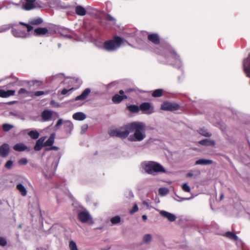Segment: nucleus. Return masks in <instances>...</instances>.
<instances>
[{"instance_id": "f257e3e1", "label": "nucleus", "mask_w": 250, "mask_h": 250, "mask_svg": "<svg viewBox=\"0 0 250 250\" xmlns=\"http://www.w3.org/2000/svg\"><path fill=\"white\" fill-rule=\"evenodd\" d=\"M146 125L141 122H133L125 125L124 128L112 129L109 131L110 136H115L121 138H125L130 133L128 140L131 142H141L146 137Z\"/></svg>"}, {"instance_id": "f03ea898", "label": "nucleus", "mask_w": 250, "mask_h": 250, "mask_svg": "<svg viewBox=\"0 0 250 250\" xmlns=\"http://www.w3.org/2000/svg\"><path fill=\"white\" fill-rule=\"evenodd\" d=\"M142 167L146 172L153 175L166 172L165 168L161 164L153 161L145 162L142 163Z\"/></svg>"}, {"instance_id": "7ed1b4c3", "label": "nucleus", "mask_w": 250, "mask_h": 250, "mask_svg": "<svg viewBox=\"0 0 250 250\" xmlns=\"http://www.w3.org/2000/svg\"><path fill=\"white\" fill-rule=\"evenodd\" d=\"M123 42V40L120 37L115 36L112 39L104 42L103 48L108 52H113L118 49Z\"/></svg>"}, {"instance_id": "20e7f679", "label": "nucleus", "mask_w": 250, "mask_h": 250, "mask_svg": "<svg viewBox=\"0 0 250 250\" xmlns=\"http://www.w3.org/2000/svg\"><path fill=\"white\" fill-rule=\"evenodd\" d=\"M36 0H20L19 3L12 2L16 7L25 11H30L36 8Z\"/></svg>"}, {"instance_id": "39448f33", "label": "nucleus", "mask_w": 250, "mask_h": 250, "mask_svg": "<svg viewBox=\"0 0 250 250\" xmlns=\"http://www.w3.org/2000/svg\"><path fill=\"white\" fill-rule=\"evenodd\" d=\"M78 217L83 223H87L90 225L94 224L93 218L87 210L79 211L78 213Z\"/></svg>"}, {"instance_id": "423d86ee", "label": "nucleus", "mask_w": 250, "mask_h": 250, "mask_svg": "<svg viewBox=\"0 0 250 250\" xmlns=\"http://www.w3.org/2000/svg\"><path fill=\"white\" fill-rule=\"evenodd\" d=\"M168 51L170 55V57L173 60V62L169 60V57L167 56L165 57L166 58V62L171 63L176 67H180L182 65V62L179 56L176 53L175 51L171 48H169Z\"/></svg>"}, {"instance_id": "0eeeda50", "label": "nucleus", "mask_w": 250, "mask_h": 250, "mask_svg": "<svg viewBox=\"0 0 250 250\" xmlns=\"http://www.w3.org/2000/svg\"><path fill=\"white\" fill-rule=\"evenodd\" d=\"M140 110L144 114H150L154 112V108L149 103H143L140 105Z\"/></svg>"}, {"instance_id": "6e6552de", "label": "nucleus", "mask_w": 250, "mask_h": 250, "mask_svg": "<svg viewBox=\"0 0 250 250\" xmlns=\"http://www.w3.org/2000/svg\"><path fill=\"white\" fill-rule=\"evenodd\" d=\"M11 31L12 35L16 38L25 39L29 37V34L23 30L13 28Z\"/></svg>"}, {"instance_id": "1a4fd4ad", "label": "nucleus", "mask_w": 250, "mask_h": 250, "mask_svg": "<svg viewBox=\"0 0 250 250\" xmlns=\"http://www.w3.org/2000/svg\"><path fill=\"white\" fill-rule=\"evenodd\" d=\"M160 214L162 217L167 218L170 222H174L177 218L175 214L165 210H160Z\"/></svg>"}, {"instance_id": "9d476101", "label": "nucleus", "mask_w": 250, "mask_h": 250, "mask_svg": "<svg viewBox=\"0 0 250 250\" xmlns=\"http://www.w3.org/2000/svg\"><path fill=\"white\" fill-rule=\"evenodd\" d=\"M178 106L171 103L166 102L161 105V109L164 110L172 111L177 109Z\"/></svg>"}, {"instance_id": "9b49d317", "label": "nucleus", "mask_w": 250, "mask_h": 250, "mask_svg": "<svg viewBox=\"0 0 250 250\" xmlns=\"http://www.w3.org/2000/svg\"><path fill=\"white\" fill-rule=\"evenodd\" d=\"M243 68L248 77H250V54L243 61Z\"/></svg>"}, {"instance_id": "f8f14e48", "label": "nucleus", "mask_w": 250, "mask_h": 250, "mask_svg": "<svg viewBox=\"0 0 250 250\" xmlns=\"http://www.w3.org/2000/svg\"><path fill=\"white\" fill-rule=\"evenodd\" d=\"M13 149L17 151L21 152L25 150L29 151L30 149L29 147L22 143H17L13 146Z\"/></svg>"}, {"instance_id": "ddd939ff", "label": "nucleus", "mask_w": 250, "mask_h": 250, "mask_svg": "<svg viewBox=\"0 0 250 250\" xmlns=\"http://www.w3.org/2000/svg\"><path fill=\"white\" fill-rule=\"evenodd\" d=\"M9 146L4 144L0 146V156L2 157H6L9 153Z\"/></svg>"}, {"instance_id": "4468645a", "label": "nucleus", "mask_w": 250, "mask_h": 250, "mask_svg": "<svg viewBox=\"0 0 250 250\" xmlns=\"http://www.w3.org/2000/svg\"><path fill=\"white\" fill-rule=\"evenodd\" d=\"M46 139V137L43 136L39 138L36 143L34 149L36 151H39L41 150L44 146V142Z\"/></svg>"}, {"instance_id": "2eb2a0df", "label": "nucleus", "mask_w": 250, "mask_h": 250, "mask_svg": "<svg viewBox=\"0 0 250 250\" xmlns=\"http://www.w3.org/2000/svg\"><path fill=\"white\" fill-rule=\"evenodd\" d=\"M91 90L90 88H86L84 90V91L82 92V93L81 95L77 96L75 98V100L79 101L85 100L87 98V96L89 94Z\"/></svg>"}, {"instance_id": "dca6fc26", "label": "nucleus", "mask_w": 250, "mask_h": 250, "mask_svg": "<svg viewBox=\"0 0 250 250\" xmlns=\"http://www.w3.org/2000/svg\"><path fill=\"white\" fill-rule=\"evenodd\" d=\"M16 91L14 90H8L5 91L0 89V97L2 98H7L11 96L14 95Z\"/></svg>"}, {"instance_id": "f3484780", "label": "nucleus", "mask_w": 250, "mask_h": 250, "mask_svg": "<svg viewBox=\"0 0 250 250\" xmlns=\"http://www.w3.org/2000/svg\"><path fill=\"white\" fill-rule=\"evenodd\" d=\"M148 40L154 44H157L160 42V39L158 35L156 33L150 34L148 35Z\"/></svg>"}, {"instance_id": "a211bd4d", "label": "nucleus", "mask_w": 250, "mask_h": 250, "mask_svg": "<svg viewBox=\"0 0 250 250\" xmlns=\"http://www.w3.org/2000/svg\"><path fill=\"white\" fill-rule=\"evenodd\" d=\"M127 96L126 95H120L119 94H115L112 99L113 102L115 104H119L123 100L126 99Z\"/></svg>"}, {"instance_id": "6ab92c4d", "label": "nucleus", "mask_w": 250, "mask_h": 250, "mask_svg": "<svg viewBox=\"0 0 250 250\" xmlns=\"http://www.w3.org/2000/svg\"><path fill=\"white\" fill-rule=\"evenodd\" d=\"M60 34L62 36L67 39H71L72 38V35L73 32L68 29H63L60 31Z\"/></svg>"}, {"instance_id": "aec40b11", "label": "nucleus", "mask_w": 250, "mask_h": 250, "mask_svg": "<svg viewBox=\"0 0 250 250\" xmlns=\"http://www.w3.org/2000/svg\"><path fill=\"white\" fill-rule=\"evenodd\" d=\"M26 130L28 131L27 134L28 136L32 139H37L40 136V133L36 129H26Z\"/></svg>"}, {"instance_id": "412c9836", "label": "nucleus", "mask_w": 250, "mask_h": 250, "mask_svg": "<svg viewBox=\"0 0 250 250\" xmlns=\"http://www.w3.org/2000/svg\"><path fill=\"white\" fill-rule=\"evenodd\" d=\"M86 117V115L81 112H76L73 115V118L77 121H83Z\"/></svg>"}, {"instance_id": "4be33fe9", "label": "nucleus", "mask_w": 250, "mask_h": 250, "mask_svg": "<svg viewBox=\"0 0 250 250\" xmlns=\"http://www.w3.org/2000/svg\"><path fill=\"white\" fill-rule=\"evenodd\" d=\"M55 138V134L52 133L50 135L49 138L45 141L44 142V146H51L54 143Z\"/></svg>"}, {"instance_id": "5701e85b", "label": "nucleus", "mask_w": 250, "mask_h": 250, "mask_svg": "<svg viewBox=\"0 0 250 250\" xmlns=\"http://www.w3.org/2000/svg\"><path fill=\"white\" fill-rule=\"evenodd\" d=\"M16 188L22 196L26 195L27 193V189L22 184H18L16 186Z\"/></svg>"}, {"instance_id": "b1692460", "label": "nucleus", "mask_w": 250, "mask_h": 250, "mask_svg": "<svg viewBox=\"0 0 250 250\" xmlns=\"http://www.w3.org/2000/svg\"><path fill=\"white\" fill-rule=\"evenodd\" d=\"M34 32L37 36H43L48 32V29L45 27H38L35 29Z\"/></svg>"}, {"instance_id": "393cba45", "label": "nucleus", "mask_w": 250, "mask_h": 250, "mask_svg": "<svg viewBox=\"0 0 250 250\" xmlns=\"http://www.w3.org/2000/svg\"><path fill=\"white\" fill-rule=\"evenodd\" d=\"M213 161L209 159H200L195 162V165H208L212 164Z\"/></svg>"}, {"instance_id": "a878e982", "label": "nucleus", "mask_w": 250, "mask_h": 250, "mask_svg": "<svg viewBox=\"0 0 250 250\" xmlns=\"http://www.w3.org/2000/svg\"><path fill=\"white\" fill-rule=\"evenodd\" d=\"M199 143L201 145L206 146H213L215 145V142L213 141L208 139L201 140Z\"/></svg>"}, {"instance_id": "bb28decb", "label": "nucleus", "mask_w": 250, "mask_h": 250, "mask_svg": "<svg viewBox=\"0 0 250 250\" xmlns=\"http://www.w3.org/2000/svg\"><path fill=\"white\" fill-rule=\"evenodd\" d=\"M75 11L77 15L81 16H84L86 14V10L82 6L79 5L76 7Z\"/></svg>"}, {"instance_id": "cd10ccee", "label": "nucleus", "mask_w": 250, "mask_h": 250, "mask_svg": "<svg viewBox=\"0 0 250 250\" xmlns=\"http://www.w3.org/2000/svg\"><path fill=\"white\" fill-rule=\"evenodd\" d=\"M58 164V160L57 159H54L52 161V164L50 167V174H54L55 171L56 170Z\"/></svg>"}, {"instance_id": "c85d7f7f", "label": "nucleus", "mask_w": 250, "mask_h": 250, "mask_svg": "<svg viewBox=\"0 0 250 250\" xmlns=\"http://www.w3.org/2000/svg\"><path fill=\"white\" fill-rule=\"evenodd\" d=\"M64 127L66 131H71L73 128V125L70 121L67 120L63 122Z\"/></svg>"}, {"instance_id": "c756f323", "label": "nucleus", "mask_w": 250, "mask_h": 250, "mask_svg": "<svg viewBox=\"0 0 250 250\" xmlns=\"http://www.w3.org/2000/svg\"><path fill=\"white\" fill-rule=\"evenodd\" d=\"M42 116L43 120L48 121L52 116V112L49 110H44L42 112Z\"/></svg>"}, {"instance_id": "7c9ffc66", "label": "nucleus", "mask_w": 250, "mask_h": 250, "mask_svg": "<svg viewBox=\"0 0 250 250\" xmlns=\"http://www.w3.org/2000/svg\"><path fill=\"white\" fill-rule=\"evenodd\" d=\"M225 236L232 240L237 241L238 240V236L236 234L230 231L227 232L225 233Z\"/></svg>"}, {"instance_id": "2f4dec72", "label": "nucleus", "mask_w": 250, "mask_h": 250, "mask_svg": "<svg viewBox=\"0 0 250 250\" xmlns=\"http://www.w3.org/2000/svg\"><path fill=\"white\" fill-rule=\"evenodd\" d=\"M15 26L13 24H7L0 26V33L4 32L9 30L11 27Z\"/></svg>"}, {"instance_id": "473e14b6", "label": "nucleus", "mask_w": 250, "mask_h": 250, "mask_svg": "<svg viewBox=\"0 0 250 250\" xmlns=\"http://www.w3.org/2000/svg\"><path fill=\"white\" fill-rule=\"evenodd\" d=\"M64 80V76L62 74H58L55 75H54L51 78L52 81H58L59 82H61V83L62 82V80Z\"/></svg>"}, {"instance_id": "72a5a7b5", "label": "nucleus", "mask_w": 250, "mask_h": 250, "mask_svg": "<svg viewBox=\"0 0 250 250\" xmlns=\"http://www.w3.org/2000/svg\"><path fill=\"white\" fill-rule=\"evenodd\" d=\"M152 241V235L150 234H145L143 236V242L144 243L149 244Z\"/></svg>"}, {"instance_id": "f704fd0d", "label": "nucleus", "mask_w": 250, "mask_h": 250, "mask_svg": "<svg viewBox=\"0 0 250 250\" xmlns=\"http://www.w3.org/2000/svg\"><path fill=\"white\" fill-rule=\"evenodd\" d=\"M198 132L200 134L205 137H210L211 135V134L208 132L207 130L204 128H200Z\"/></svg>"}, {"instance_id": "c9c22d12", "label": "nucleus", "mask_w": 250, "mask_h": 250, "mask_svg": "<svg viewBox=\"0 0 250 250\" xmlns=\"http://www.w3.org/2000/svg\"><path fill=\"white\" fill-rule=\"evenodd\" d=\"M43 21L41 18H37L36 19L32 20L30 21V23L33 25H39Z\"/></svg>"}, {"instance_id": "e433bc0d", "label": "nucleus", "mask_w": 250, "mask_h": 250, "mask_svg": "<svg viewBox=\"0 0 250 250\" xmlns=\"http://www.w3.org/2000/svg\"><path fill=\"white\" fill-rule=\"evenodd\" d=\"M169 192V189L167 188H161L159 189V194L161 196H165Z\"/></svg>"}, {"instance_id": "4c0bfd02", "label": "nucleus", "mask_w": 250, "mask_h": 250, "mask_svg": "<svg viewBox=\"0 0 250 250\" xmlns=\"http://www.w3.org/2000/svg\"><path fill=\"white\" fill-rule=\"evenodd\" d=\"M127 108L131 112L136 113L139 111V107L136 105H130L127 106Z\"/></svg>"}, {"instance_id": "58836bf2", "label": "nucleus", "mask_w": 250, "mask_h": 250, "mask_svg": "<svg viewBox=\"0 0 250 250\" xmlns=\"http://www.w3.org/2000/svg\"><path fill=\"white\" fill-rule=\"evenodd\" d=\"M29 91L23 88H21L18 91V94L20 95L26 96L29 95Z\"/></svg>"}, {"instance_id": "ea45409f", "label": "nucleus", "mask_w": 250, "mask_h": 250, "mask_svg": "<svg viewBox=\"0 0 250 250\" xmlns=\"http://www.w3.org/2000/svg\"><path fill=\"white\" fill-rule=\"evenodd\" d=\"M163 90L158 89L154 90L152 93V96L154 97H159L162 96Z\"/></svg>"}, {"instance_id": "a19ab883", "label": "nucleus", "mask_w": 250, "mask_h": 250, "mask_svg": "<svg viewBox=\"0 0 250 250\" xmlns=\"http://www.w3.org/2000/svg\"><path fill=\"white\" fill-rule=\"evenodd\" d=\"M69 248L70 250H78L76 243L73 240L69 242Z\"/></svg>"}, {"instance_id": "79ce46f5", "label": "nucleus", "mask_w": 250, "mask_h": 250, "mask_svg": "<svg viewBox=\"0 0 250 250\" xmlns=\"http://www.w3.org/2000/svg\"><path fill=\"white\" fill-rule=\"evenodd\" d=\"M13 127L14 126L10 124H5L2 125V129L5 132L8 131Z\"/></svg>"}, {"instance_id": "37998d69", "label": "nucleus", "mask_w": 250, "mask_h": 250, "mask_svg": "<svg viewBox=\"0 0 250 250\" xmlns=\"http://www.w3.org/2000/svg\"><path fill=\"white\" fill-rule=\"evenodd\" d=\"M121 221V218L119 216H116L111 219V222L112 224L119 223Z\"/></svg>"}, {"instance_id": "c03bdc74", "label": "nucleus", "mask_w": 250, "mask_h": 250, "mask_svg": "<svg viewBox=\"0 0 250 250\" xmlns=\"http://www.w3.org/2000/svg\"><path fill=\"white\" fill-rule=\"evenodd\" d=\"M106 20L110 21L112 25H115L116 23L115 19L110 15H107L106 16Z\"/></svg>"}, {"instance_id": "a18cd8bd", "label": "nucleus", "mask_w": 250, "mask_h": 250, "mask_svg": "<svg viewBox=\"0 0 250 250\" xmlns=\"http://www.w3.org/2000/svg\"><path fill=\"white\" fill-rule=\"evenodd\" d=\"M13 165V162L12 160H8L5 164V167L7 169H11Z\"/></svg>"}, {"instance_id": "49530a36", "label": "nucleus", "mask_w": 250, "mask_h": 250, "mask_svg": "<svg viewBox=\"0 0 250 250\" xmlns=\"http://www.w3.org/2000/svg\"><path fill=\"white\" fill-rule=\"evenodd\" d=\"M182 188L183 190L185 192H189L191 190L190 188L187 183L183 184Z\"/></svg>"}, {"instance_id": "de8ad7c7", "label": "nucleus", "mask_w": 250, "mask_h": 250, "mask_svg": "<svg viewBox=\"0 0 250 250\" xmlns=\"http://www.w3.org/2000/svg\"><path fill=\"white\" fill-rule=\"evenodd\" d=\"M7 244L6 239L2 237H0V246L5 247Z\"/></svg>"}, {"instance_id": "09e8293b", "label": "nucleus", "mask_w": 250, "mask_h": 250, "mask_svg": "<svg viewBox=\"0 0 250 250\" xmlns=\"http://www.w3.org/2000/svg\"><path fill=\"white\" fill-rule=\"evenodd\" d=\"M20 24L21 25H23L25 26L27 28L28 32H29L30 31H31L33 28V27L31 25L28 24L24 23L22 22H20Z\"/></svg>"}, {"instance_id": "8fccbe9b", "label": "nucleus", "mask_w": 250, "mask_h": 250, "mask_svg": "<svg viewBox=\"0 0 250 250\" xmlns=\"http://www.w3.org/2000/svg\"><path fill=\"white\" fill-rule=\"evenodd\" d=\"M28 161L26 158H21L19 161V163L21 165H25L27 164Z\"/></svg>"}, {"instance_id": "3c124183", "label": "nucleus", "mask_w": 250, "mask_h": 250, "mask_svg": "<svg viewBox=\"0 0 250 250\" xmlns=\"http://www.w3.org/2000/svg\"><path fill=\"white\" fill-rule=\"evenodd\" d=\"M138 210V207L137 204H135L132 209L129 211V213L131 214L134 213Z\"/></svg>"}, {"instance_id": "603ef678", "label": "nucleus", "mask_w": 250, "mask_h": 250, "mask_svg": "<svg viewBox=\"0 0 250 250\" xmlns=\"http://www.w3.org/2000/svg\"><path fill=\"white\" fill-rule=\"evenodd\" d=\"M63 122L64 121L62 120V119H59L57 122L56 125H55V127L56 128V129H58L62 124H63Z\"/></svg>"}, {"instance_id": "864d4df0", "label": "nucleus", "mask_w": 250, "mask_h": 250, "mask_svg": "<svg viewBox=\"0 0 250 250\" xmlns=\"http://www.w3.org/2000/svg\"><path fill=\"white\" fill-rule=\"evenodd\" d=\"M46 93V92H45L42 91H36L34 93V96H35L36 97H39L41 95H44Z\"/></svg>"}, {"instance_id": "5fc2aeb1", "label": "nucleus", "mask_w": 250, "mask_h": 250, "mask_svg": "<svg viewBox=\"0 0 250 250\" xmlns=\"http://www.w3.org/2000/svg\"><path fill=\"white\" fill-rule=\"evenodd\" d=\"M73 89H74L73 88H71L69 89V90L66 89H63L61 91V94L62 95H65V94H67L69 92L72 91Z\"/></svg>"}, {"instance_id": "6e6d98bb", "label": "nucleus", "mask_w": 250, "mask_h": 250, "mask_svg": "<svg viewBox=\"0 0 250 250\" xmlns=\"http://www.w3.org/2000/svg\"><path fill=\"white\" fill-rule=\"evenodd\" d=\"M87 128L88 125H82L81 127V133H84L87 130Z\"/></svg>"}, {"instance_id": "4d7b16f0", "label": "nucleus", "mask_w": 250, "mask_h": 250, "mask_svg": "<svg viewBox=\"0 0 250 250\" xmlns=\"http://www.w3.org/2000/svg\"><path fill=\"white\" fill-rule=\"evenodd\" d=\"M143 205L145 206L147 209H150L151 208V207L149 206V203L146 201H144L143 202Z\"/></svg>"}, {"instance_id": "13d9d810", "label": "nucleus", "mask_w": 250, "mask_h": 250, "mask_svg": "<svg viewBox=\"0 0 250 250\" xmlns=\"http://www.w3.org/2000/svg\"><path fill=\"white\" fill-rule=\"evenodd\" d=\"M45 169H44L43 173L47 178H49L50 176H51L52 174H50V169L49 170V171H48V170H46V172L47 173H45Z\"/></svg>"}, {"instance_id": "bf43d9fd", "label": "nucleus", "mask_w": 250, "mask_h": 250, "mask_svg": "<svg viewBox=\"0 0 250 250\" xmlns=\"http://www.w3.org/2000/svg\"><path fill=\"white\" fill-rule=\"evenodd\" d=\"M59 148L57 146H52L51 147L49 148H46V150H58Z\"/></svg>"}, {"instance_id": "052dcab7", "label": "nucleus", "mask_w": 250, "mask_h": 250, "mask_svg": "<svg viewBox=\"0 0 250 250\" xmlns=\"http://www.w3.org/2000/svg\"><path fill=\"white\" fill-rule=\"evenodd\" d=\"M192 198H193L192 197H189V198H182L180 200H178V201L181 202V201H185V200H189Z\"/></svg>"}, {"instance_id": "680f3d73", "label": "nucleus", "mask_w": 250, "mask_h": 250, "mask_svg": "<svg viewBox=\"0 0 250 250\" xmlns=\"http://www.w3.org/2000/svg\"><path fill=\"white\" fill-rule=\"evenodd\" d=\"M124 93H125V92H124V90H120L119 91V94H120L119 95H125L124 94Z\"/></svg>"}, {"instance_id": "e2e57ef3", "label": "nucleus", "mask_w": 250, "mask_h": 250, "mask_svg": "<svg viewBox=\"0 0 250 250\" xmlns=\"http://www.w3.org/2000/svg\"><path fill=\"white\" fill-rule=\"evenodd\" d=\"M142 219L144 221H146L147 219V216L146 215H143L142 216Z\"/></svg>"}, {"instance_id": "0e129e2a", "label": "nucleus", "mask_w": 250, "mask_h": 250, "mask_svg": "<svg viewBox=\"0 0 250 250\" xmlns=\"http://www.w3.org/2000/svg\"><path fill=\"white\" fill-rule=\"evenodd\" d=\"M133 90L132 89H128L125 91L126 93H129Z\"/></svg>"}, {"instance_id": "69168bd1", "label": "nucleus", "mask_w": 250, "mask_h": 250, "mask_svg": "<svg viewBox=\"0 0 250 250\" xmlns=\"http://www.w3.org/2000/svg\"><path fill=\"white\" fill-rule=\"evenodd\" d=\"M12 115H13L14 116H17V117H20V116L17 114H14V113H11Z\"/></svg>"}, {"instance_id": "338daca9", "label": "nucleus", "mask_w": 250, "mask_h": 250, "mask_svg": "<svg viewBox=\"0 0 250 250\" xmlns=\"http://www.w3.org/2000/svg\"><path fill=\"white\" fill-rule=\"evenodd\" d=\"M223 197H224V195L223 194H221V197H220V200H222Z\"/></svg>"}, {"instance_id": "774afa93", "label": "nucleus", "mask_w": 250, "mask_h": 250, "mask_svg": "<svg viewBox=\"0 0 250 250\" xmlns=\"http://www.w3.org/2000/svg\"><path fill=\"white\" fill-rule=\"evenodd\" d=\"M192 175V173H188L187 174V176H191Z\"/></svg>"}]
</instances>
